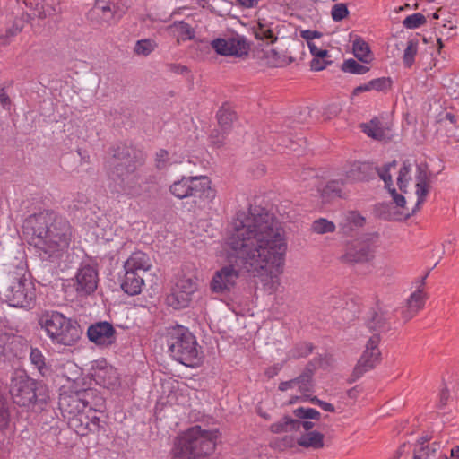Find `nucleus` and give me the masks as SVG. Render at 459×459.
<instances>
[{
	"mask_svg": "<svg viewBox=\"0 0 459 459\" xmlns=\"http://www.w3.org/2000/svg\"><path fill=\"white\" fill-rule=\"evenodd\" d=\"M345 220L348 224L354 227H361L365 222V218L361 216L358 212L352 211L346 214Z\"/></svg>",
	"mask_w": 459,
	"mask_h": 459,
	"instance_id": "603ef678",
	"label": "nucleus"
},
{
	"mask_svg": "<svg viewBox=\"0 0 459 459\" xmlns=\"http://www.w3.org/2000/svg\"><path fill=\"white\" fill-rule=\"evenodd\" d=\"M149 255L140 250L133 252L124 262V273L119 274L121 290L129 296L141 293L144 286L143 274L152 268Z\"/></svg>",
	"mask_w": 459,
	"mask_h": 459,
	"instance_id": "6e6552de",
	"label": "nucleus"
},
{
	"mask_svg": "<svg viewBox=\"0 0 459 459\" xmlns=\"http://www.w3.org/2000/svg\"><path fill=\"white\" fill-rule=\"evenodd\" d=\"M190 294L181 292V290L174 287L172 292L167 297V303L175 309L186 307L191 301Z\"/></svg>",
	"mask_w": 459,
	"mask_h": 459,
	"instance_id": "c756f323",
	"label": "nucleus"
},
{
	"mask_svg": "<svg viewBox=\"0 0 459 459\" xmlns=\"http://www.w3.org/2000/svg\"><path fill=\"white\" fill-rule=\"evenodd\" d=\"M429 177L430 172L429 171L427 164H418L415 176L417 202L412 210V214H414L416 211L420 210L422 204L426 201V196L428 195L430 188Z\"/></svg>",
	"mask_w": 459,
	"mask_h": 459,
	"instance_id": "f3484780",
	"label": "nucleus"
},
{
	"mask_svg": "<svg viewBox=\"0 0 459 459\" xmlns=\"http://www.w3.org/2000/svg\"><path fill=\"white\" fill-rule=\"evenodd\" d=\"M167 343L171 357L187 367L198 366L201 362L198 344L195 335L182 325L169 330Z\"/></svg>",
	"mask_w": 459,
	"mask_h": 459,
	"instance_id": "0eeeda50",
	"label": "nucleus"
},
{
	"mask_svg": "<svg viewBox=\"0 0 459 459\" xmlns=\"http://www.w3.org/2000/svg\"><path fill=\"white\" fill-rule=\"evenodd\" d=\"M368 327L371 331L385 332L390 329V312L377 307L371 313L368 320Z\"/></svg>",
	"mask_w": 459,
	"mask_h": 459,
	"instance_id": "b1692460",
	"label": "nucleus"
},
{
	"mask_svg": "<svg viewBox=\"0 0 459 459\" xmlns=\"http://www.w3.org/2000/svg\"><path fill=\"white\" fill-rule=\"evenodd\" d=\"M380 335L373 334L367 342L366 349L360 356L352 373L353 380L363 376L364 373L371 370L380 361L381 352L378 348Z\"/></svg>",
	"mask_w": 459,
	"mask_h": 459,
	"instance_id": "f8f14e48",
	"label": "nucleus"
},
{
	"mask_svg": "<svg viewBox=\"0 0 459 459\" xmlns=\"http://www.w3.org/2000/svg\"><path fill=\"white\" fill-rule=\"evenodd\" d=\"M116 334L117 332L114 326L107 321L91 325L87 331L91 342L104 346L113 344L116 342Z\"/></svg>",
	"mask_w": 459,
	"mask_h": 459,
	"instance_id": "4468645a",
	"label": "nucleus"
},
{
	"mask_svg": "<svg viewBox=\"0 0 459 459\" xmlns=\"http://www.w3.org/2000/svg\"><path fill=\"white\" fill-rule=\"evenodd\" d=\"M39 325L55 344L72 346L81 338L82 330L77 322L58 311H43Z\"/></svg>",
	"mask_w": 459,
	"mask_h": 459,
	"instance_id": "423d86ee",
	"label": "nucleus"
},
{
	"mask_svg": "<svg viewBox=\"0 0 459 459\" xmlns=\"http://www.w3.org/2000/svg\"><path fill=\"white\" fill-rule=\"evenodd\" d=\"M155 168L159 170L168 169L170 165L169 153L165 149H160L156 152L154 157Z\"/></svg>",
	"mask_w": 459,
	"mask_h": 459,
	"instance_id": "a18cd8bd",
	"label": "nucleus"
},
{
	"mask_svg": "<svg viewBox=\"0 0 459 459\" xmlns=\"http://www.w3.org/2000/svg\"><path fill=\"white\" fill-rule=\"evenodd\" d=\"M396 160H393L384 165L382 168L377 167L376 174H377L379 178L385 182V186L387 189L393 187V178L390 171L392 169L396 167Z\"/></svg>",
	"mask_w": 459,
	"mask_h": 459,
	"instance_id": "58836bf2",
	"label": "nucleus"
},
{
	"mask_svg": "<svg viewBox=\"0 0 459 459\" xmlns=\"http://www.w3.org/2000/svg\"><path fill=\"white\" fill-rule=\"evenodd\" d=\"M390 195L393 197L394 202L396 204L398 207L403 208L405 206L406 201L403 195L398 194L395 188L393 186L387 189Z\"/></svg>",
	"mask_w": 459,
	"mask_h": 459,
	"instance_id": "13d9d810",
	"label": "nucleus"
},
{
	"mask_svg": "<svg viewBox=\"0 0 459 459\" xmlns=\"http://www.w3.org/2000/svg\"><path fill=\"white\" fill-rule=\"evenodd\" d=\"M105 161L112 191L129 197H138L143 192L139 167L145 163V155L131 146L119 144L111 149Z\"/></svg>",
	"mask_w": 459,
	"mask_h": 459,
	"instance_id": "7ed1b4c3",
	"label": "nucleus"
},
{
	"mask_svg": "<svg viewBox=\"0 0 459 459\" xmlns=\"http://www.w3.org/2000/svg\"><path fill=\"white\" fill-rule=\"evenodd\" d=\"M211 46L218 55L224 56L243 57L250 49L247 39L238 33L217 38L212 40Z\"/></svg>",
	"mask_w": 459,
	"mask_h": 459,
	"instance_id": "9b49d317",
	"label": "nucleus"
},
{
	"mask_svg": "<svg viewBox=\"0 0 459 459\" xmlns=\"http://www.w3.org/2000/svg\"><path fill=\"white\" fill-rule=\"evenodd\" d=\"M174 31L178 37L182 40L191 39L195 37V30L193 28L185 22H179L174 24Z\"/></svg>",
	"mask_w": 459,
	"mask_h": 459,
	"instance_id": "37998d69",
	"label": "nucleus"
},
{
	"mask_svg": "<svg viewBox=\"0 0 459 459\" xmlns=\"http://www.w3.org/2000/svg\"><path fill=\"white\" fill-rule=\"evenodd\" d=\"M22 230L42 261L59 260L67 251L73 237L70 222L53 211L30 215L23 222Z\"/></svg>",
	"mask_w": 459,
	"mask_h": 459,
	"instance_id": "f03ea898",
	"label": "nucleus"
},
{
	"mask_svg": "<svg viewBox=\"0 0 459 459\" xmlns=\"http://www.w3.org/2000/svg\"><path fill=\"white\" fill-rule=\"evenodd\" d=\"M170 193L178 199L194 197L199 199V206L205 207L215 198L207 177H182L169 186Z\"/></svg>",
	"mask_w": 459,
	"mask_h": 459,
	"instance_id": "1a4fd4ad",
	"label": "nucleus"
},
{
	"mask_svg": "<svg viewBox=\"0 0 459 459\" xmlns=\"http://www.w3.org/2000/svg\"><path fill=\"white\" fill-rule=\"evenodd\" d=\"M294 415L299 419H315L318 420L320 412L313 408L299 407L294 410Z\"/></svg>",
	"mask_w": 459,
	"mask_h": 459,
	"instance_id": "8fccbe9b",
	"label": "nucleus"
},
{
	"mask_svg": "<svg viewBox=\"0 0 459 459\" xmlns=\"http://www.w3.org/2000/svg\"><path fill=\"white\" fill-rule=\"evenodd\" d=\"M411 164L409 160H405L403 163V166L401 167L397 178V185L399 186V189L403 192H406L405 188L407 187V185L409 181L411 180Z\"/></svg>",
	"mask_w": 459,
	"mask_h": 459,
	"instance_id": "4c0bfd02",
	"label": "nucleus"
},
{
	"mask_svg": "<svg viewBox=\"0 0 459 459\" xmlns=\"http://www.w3.org/2000/svg\"><path fill=\"white\" fill-rule=\"evenodd\" d=\"M313 56V58L327 59L330 57V55L326 49H319Z\"/></svg>",
	"mask_w": 459,
	"mask_h": 459,
	"instance_id": "774afa93",
	"label": "nucleus"
},
{
	"mask_svg": "<svg viewBox=\"0 0 459 459\" xmlns=\"http://www.w3.org/2000/svg\"><path fill=\"white\" fill-rule=\"evenodd\" d=\"M218 434V429L206 430L198 425L189 428L175 439L171 459H198L212 455Z\"/></svg>",
	"mask_w": 459,
	"mask_h": 459,
	"instance_id": "20e7f679",
	"label": "nucleus"
},
{
	"mask_svg": "<svg viewBox=\"0 0 459 459\" xmlns=\"http://www.w3.org/2000/svg\"><path fill=\"white\" fill-rule=\"evenodd\" d=\"M112 4V12L115 15L117 22H118L120 19L126 14L127 12L129 5L126 0H110Z\"/></svg>",
	"mask_w": 459,
	"mask_h": 459,
	"instance_id": "de8ad7c7",
	"label": "nucleus"
},
{
	"mask_svg": "<svg viewBox=\"0 0 459 459\" xmlns=\"http://www.w3.org/2000/svg\"><path fill=\"white\" fill-rule=\"evenodd\" d=\"M295 419L289 416H284L279 421L273 423L269 429L272 433L279 434L288 431H296L295 425L297 426Z\"/></svg>",
	"mask_w": 459,
	"mask_h": 459,
	"instance_id": "f704fd0d",
	"label": "nucleus"
},
{
	"mask_svg": "<svg viewBox=\"0 0 459 459\" xmlns=\"http://www.w3.org/2000/svg\"><path fill=\"white\" fill-rule=\"evenodd\" d=\"M66 420L68 426L78 435L84 437L91 433L90 415L85 413L84 411L74 416H69Z\"/></svg>",
	"mask_w": 459,
	"mask_h": 459,
	"instance_id": "393cba45",
	"label": "nucleus"
},
{
	"mask_svg": "<svg viewBox=\"0 0 459 459\" xmlns=\"http://www.w3.org/2000/svg\"><path fill=\"white\" fill-rule=\"evenodd\" d=\"M10 422V411L6 398L0 393V430L5 429Z\"/></svg>",
	"mask_w": 459,
	"mask_h": 459,
	"instance_id": "c03bdc74",
	"label": "nucleus"
},
{
	"mask_svg": "<svg viewBox=\"0 0 459 459\" xmlns=\"http://www.w3.org/2000/svg\"><path fill=\"white\" fill-rule=\"evenodd\" d=\"M314 345L310 342H301L296 343L286 354L287 360H296L307 357L313 352Z\"/></svg>",
	"mask_w": 459,
	"mask_h": 459,
	"instance_id": "7c9ffc66",
	"label": "nucleus"
},
{
	"mask_svg": "<svg viewBox=\"0 0 459 459\" xmlns=\"http://www.w3.org/2000/svg\"><path fill=\"white\" fill-rule=\"evenodd\" d=\"M374 252L369 243L356 240L348 244L341 261L346 264L366 263L374 257Z\"/></svg>",
	"mask_w": 459,
	"mask_h": 459,
	"instance_id": "ddd939ff",
	"label": "nucleus"
},
{
	"mask_svg": "<svg viewBox=\"0 0 459 459\" xmlns=\"http://www.w3.org/2000/svg\"><path fill=\"white\" fill-rule=\"evenodd\" d=\"M99 281L98 271L91 265H85L79 269L76 274L75 290L81 296L93 293Z\"/></svg>",
	"mask_w": 459,
	"mask_h": 459,
	"instance_id": "2eb2a0df",
	"label": "nucleus"
},
{
	"mask_svg": "<svg viewBox=\"0 0 459 459\" xmlns=\"http://www.w3.org/2000/svg\"><path fill=\"white\" fill-rule=\"evenodd\" d=\"M278 24L265 19H259L257 25L253 27L255 38L266 45L274 43L278 39Z\"/></svg>",
	"mask_w": 459,
	"mask_h": 459,
	"instance_id": "a211bd4d",
	"label": "nucleus"
},
{
	"mask_svg": "<svg viewBox=\"0 0 459 459\" xmlns=\"http://www.w3.org/2000/svg\"><path fill=\"white\" fill-rule=\"evenodd\" d=\"M271 56L273 59V65L276 66H282L284 65L290 64L294 61V58H292L291 56L288 57V60L285 58V56L281 57L279 55V53L274 49L271 50Z\"/></svg>",
	"mask_w": 459,
	"mask_h": 459,
	"instance_id": "864d4df0",
	"label": "nucleus"
},
{
	"mask_svg": "<svg viewBox=\"0 0 459 459\" xmlns=\"http://www.w3.org/2000/svg\"><path fill=\"white\" fill-rule=\"evenodd\" d=\"M332 19L334 22H341L349 15V10L346 4H335L331 11Z\"/></svg>",
	"mask_w": 459,
	"mask_h": 459,
	"instance_id": "09e8293b",
	"label": "nucleus"
},
{
	"mask_svg": "<svg viewBox=\"0 0 459 459\" xmlns=\"http://www.w3.org/2000/svg\"><path fill=\"white\" fill-rule=\"evenodd\" d=\"M297 444L306 448L320 449L324 447V435L311 431L302 435L298 440Z\"/></svg>",
	"mask_w": 459,
	"mask_h": 459,
	"instance_id": "cd10ccee",
	"label": "nucleus"
},
{
	"mask_svg": "<svg viewBox=\"0 0 459 459\" xmlns=\"http://www.w3.org/2000/svg\"><path fill=\"white\" fill-rule=\"evenodd\" d=\"M362 131L369 137L376 140H383L385 137V132L380 126L377 118H373L368 124L362 125Z\"/></svg>",
	"mask_w": 459,
	"mask_h": 459,
	"instance_id": "72a5a7b5",
	"label": "nucleus"
},
{
	"mask_svg": "<svg viewBox=\"0 0 459 459\" xmlns=\"http://www.w3.org/2000/svg\"><path fill=\"white\" fill-rule=\"evenodd\" d=\"M426 300L425 293L421 289H418L411 294L407 299L406 306L402 309V316L405 321L414 317L417 313L424 307Z\"/></svg>",
	"mask_w": 459,
	"mask_h": 459,
	"instance_id": "aec40b11",
	"label": "nucleus"
},
{
	"mask_svg": "<svg viewBox=\"0 0 459 459\" xmlns=\"http://www.w3.org/2000/svg\"><path fill=\"white\" fill-rule=\"evenodd\" d=\"M342 70L352 74H364L369 71V67L360 65L356 60L350 58L343 62Z\"/></svg>",
	"mask_w": 459,
	"mask_h": 459,
	"instance_id": "ea45409f",
	"label": "nucleus"
},
{
	"mask_svg": "<svg viewBox=\"0 0 459 459\" xmlns=\"http://www.w3.org/2000/svg\"><path fill=\"white\" fill-rule=\"evenodd\" d=\"M377 167L369 162H354L346 171V178L351 181H364L375 177Z\"/></svg>",
	"mask_w": 459,
	"mask_h": 459,
	"instance_id": "6ab92c4d",
	"label": "nucleus"
},
{
	"mask_svg": "<svg viewBox=\"0 0 459 459\" xmlns=\"http://www.w3.org/2000/svg\"><path fill=\"white\" fill-rule=\"evenodd\" d=\"M90 430L91 433H99L100 430H104V426L101 424V420L94 413L90 415Z\"/></svg>",
	"mask_w": 459,
	"mask_h": 459,
	"instance_id": "5fc2aeb1",
	"label": "nucleus"
},
{
	"mask_svg": "<svg viewBox=\"0 0 459 459\" xmlns=\"http://www.w3.org/2000/svg\"><path fill=\"white\" fill-rule=\"evenodd\" d=\"M9 392L13 402L26 410H42L49 400L48 386L27 375L12 377Z\"/></svg>",
	"mask_w": 459,
	"mask_h": 459,
	"instance_id": "39448f33",
	"label": "nucleus"
},
{
	"mask_svg": "<svg viewBox=\"0 0 459 459\" xmlns=\"http://www.w3.org/2000/svg\"><path fill=\"white\" fill-rule=\"evenodd\" d=\"M91 376L96 384L104 388L114 387L118 383L117 370L111 366L98 368L93 370Z\"/></svg>",
	"mask_w": 459,
	"mask_h": 459,
	"instance_id": "412c9836",
	"label": "nucleus"
},
{
	"mask_svg": "<svg viewBox=\"0 0 459 459\" xmlns=\"http://www.w3.org/2000/svg\"><path fill=\"white\" fill-rule=\"evenodd\" d=\"M281 366H279V365H275L273 367H271L269 368L266 369L265 371V375L268 377H273L275 375L278 374V372L281 370Z\"/></svg>",
	"mask_w": 459,
	"mask_h": 459,
	"instance_id": "69168bd1",
	"label": "nucleus"
},
{
	"mask_svg": "<svg viewBox=\"0 0 459 459\" xmlns=\"http://www.w3.org/2000/svg\"><path fill=\"white\" fill-rule=\"evenodd\" d=\"M371 88L377 91H383L390 89L392 86V80L389 77H380L370 81Z\"/></svg>",
	"mask_w": 459,
	"mask_h": 459,
	"instance_id": "3c124183",
	"label": "nucleus"
},
{
	"mask_svg": "<svg viewBox=\"0 0 459 459\" xmlns=\"http://www.w3.org/2000/svg\"><path fill=\"white\" fill-rule=\"evenodd\" d=\"M294 386H296V383H295V380L293 378V379H290L289 381L281 382L279 384V387L278 388H279L280 391L284 392V391H287L289 389L293 388Z\"/></svg>",
	"mask_w": 459,
	"mask_h": 459,
	"instance_id": "e2e57ef3",
	"label": "nucleus"
},
{
	"mask_svg": "<svg viewBox=\"0 0 459 459\" xmlns=\"http://www.w3.org/2000/svg\"><path fill=\"white\" fill-rule=\"evenodd\" d=\"M30 360L41 375L44 376L45 372L48 370L46 357L39 348H30Z\"/></svg>",
	"mask_w": 459,
	"mask_h": 459,
	"instance_id": "c9c22d12",
	"label": "nucleus"
},
{
	"mask_svg": "<svg viewBox=\"0 0 459 459\" xmlns=\"http://www.w3.org/2000/svg\"><path fill=\"white\" fill-rule=\"evenodd\" d=\"M418 53V41L414 39H410L407 42V47L404 49V53L403 56V65L410 68L412 66L415 61V56Z\"/></svg>",
	"mask_w": 459,
	"mask_h": 459,
	"instance_id": "e433bc0d",
	"label": "nucleus"
},
{
	"mask_svg": "<svg viewBox=\"0 0 459 459\" xmlns=\"http://www.w3.org/2000/svg\"><path fill=\"white\" fill-rule=\"evenodd\" d=\"M0 104L4 109H10L11 100L4 88L0 89Z\"/></svg>",
	"mask_w": 459,
	"mask_h": 459,
	"instance_id": "bf43d9fd",
	"label": "nucleus"
},
{
	"mask_svg": "<svg viewBox=\"0 0 459 459\" xmlns=\"http://www.w3.org/2000/svg\"><path fill=\"white\" fill-rule=\"evenodd\" d=\"M286 250L285 230L273 213L260 206L238 212L226 239V258L230 264L213 273L210 291L221 297L229 296L240 275L235 266L254 276L273 279V269L279 272L282 267Z\"/></svg>",
	"mask_w": 459,
	"mask_h": 459,
	"instance_id": "f257e3e1",
	"label": "nucleus"
},
{
	"mask_svg": "<svg viewBox=\"0 0 459 459\" xmlns=\"http://www.w3.org/2000/svg\"><path fill=\"white\" fill-rule=\"evenodd\" d=\"M218 123L223 131H228L233 123L237 119V114L229 106L222 105L217 112Z\"/></svg>",
	"mask_w": 459,
	"mask_h": 459,
	"instance_id": "2f4dec72",
	"label": "nucleus"
},
{
	"mask_svg": "<svg viewBox=\"0 0 459 459\" xmlns=\"http://www.w3.org/2000/svg\"><path fill=\"white\" fill-rule=\"evenodd\" d=\"M318 406L325 411L334 412L335 411V408L332 403L324 401L318 402Z\"/></svg>",
	"mask_w": 459,
	"mask_h": 459,
	"instance_id": "338daca9",
	"label": "nucleus"
},
{
	"mask_svg": "<svg viewBox=\"0 0 459 459\" xmlns=\"http://www.w3.org/2000/svg\"><path fill=\"white\" fill-rule=\"evenodd\" d=\"M112 9L110 0H96L92 13L98 15L102 22L111 25L117 23Z\"/></svg>",
	"mask_w": 459,
	"mask_h": 459,
	"instance_id": "a878e982",
	"label": "nucleus"
},
{
	"mask_svg": "<svg viewBox=\"0 0 459 459\" xmlns=\"http://www.w3.org/2000/svg\"><path fill=\"white\" fill-rule=\"evenodd\" d=\"M427 22L426 17L420 13H415L408 15L403 21V25L409 30L420 28Z\"/></svg>",
	"mask_w": 459,
	"mask_h": 459,
	"instance_id": "a19ab883",
	"label": "nucleus"
},
{
	"mask_svg": "<svg viewBox=\"0 0 459 459\" xmlns=\"http://www.w3.org/2000/svg\"><path fill=\"white\" fill-rule=\"evenodd\" d=\"M84 409L88 408L89 412H103L106 409V402L99 391L92 388L82 390Z\"/></svg>",
	"mask_w": 459,
	"mask_h": 459,
	"instance_id": "4be33fe9",
	"label": "nucleus"
},
{
	"mask_svg": "<svg viewBox=\"0 0 459 459\" xmlns=\"http://www.w3.org/2000/svg\"><path fill=\"white\" fill-rule=\"evenodd\" d=\"M332 63L328 59L313 58L310 64L311 69L314 71H321Z\"/></svg>",
	"mask_w": 459,
	"mask_h": 459,
	"instance_id": "4d7b16f0",
	"label": "nucleus"
},
{
	"mask_svg": "<svg viewBox=\"0 0 459 459\" xmlns=\"http://www.w3.org/2000/svg\"><path fill=\"white\" fill-rule=\"evenodd\" d=\"M343 182L342 180H330L321 190V198L324 203H329L335 198H341Z\"/></svg>",
	"mask_w": 459,
	"mask_h": 459,
	"instance_id": "bb28decb",
	"label": "nucleus"
},
{
	"mask_svg": "<svg viewBox=\"0 0 459 459\" xmlns=\"http://www.w3.org/2000/svg\"><path fill=\"white\" fill-rule=\"evenodd\" d=\"M296 422L298 423L297 426L295 425V430H299L300 428H303L306 431L310 430L314 427V423L311 421H301L299 420H296Z\"/></svg>",
	"mask_w": 459,
	"mask_h": 459,
	"instance_id": "680f3d73",
	"label": "nucleus"
},
{
	"mask_svg": "<svg viewBox=\"0 0 459 459\" xmlns=\"http://www.w3.org/2000/svg\"><path fill=\"white\" fill-rule=\"evenodd\" d=\"M321 357L314 358L307 363L304 371L299 377L294 378L296 385L299 386V390L300 392L304 393L310 391L314 370L321 364Z\"/></svg>",
	"mask_w": 459,
	"mask_h": 459,
	"instance_id": "5701e85b",
	"label": "nucleus"
},
{
	"mask_svg": "<svg viewBox=\"0 0 459 459\" xmlns=\"http://www.w3.org/2000/svg\"><path fill=\"white\" fill-rule=\"evenodd\" d=\"M156 44L153 40L151 39H141L138 40L134 47V52L137 55L148 56L150 55L155 48Z\"/></svg>",
	"mask_w": 459,
	"mask_h": 459,
	"instance_id": "49530a36",
	"label": "nucleus"
},
{
	"mask_svg": "<svg viewBox=\"0 0 459 459\" xmlns=\"http://www.w3.org/2000/svg\"><path fill=\"white\" fill-rule=\"evenodd\" d=\"M58 406L65 419L85 411L82 390L60 394Z\"/></svg>",
	"mask_w": 459,
	"mask_h": 459,
	"instance_id": "dca6fc26",
	"label": "nucleus"
},
{
	"mask_svg": "<svg viewBox=\"0 0 459 459\" xmlns=\"http://www.w3.org/2000/svg\"><path fill=\"white\" fill-rule=\"evenodd\" d=\"M4 297L11 307L30 308L35 303L36 289L25 273H13L9 276Z\"/></svg>",
	"mask_w": 459,
	"mask_h": 459,
	"instance_id": "9d476101",
	"label": "nucleus"
},
{
	"mask_svg": "<svg viewBox=\"0 0 459 459\" xmlns=\"http://www.w3.org/2000/svg\"><path fill=\"white\" fill-rule=\"evenodd\" d=\"M312 230L318 234L332 233L335 230V225L333 221L320 218L313 222Z\"/></svg>",
	"mask_w": 459,
	"mask_h": 459,
	"instance_id": "79ce46f5",
	"label": "nucleus"
},
{
	"mask_svg": "<svg viewBox=\"0 0 459 459\" xmlns=\"http://www.w3.org/2000/svg\"><path fill=\"white\" fill-rule=\"evenodd\" d=\"M354 56L361 62L368 64L372 60V53L368 44L361 38L356 37L352 42Z\"/></svg>",
	"mask_w": 459,
	"mask_h": 459,
	"instance_id": "c85d7f7f",
	"label": "nucleus"
},
{
	"mask_svg": "<svg viewBox=\"0 0 459 459\" xmlns=\"http://www.w3.org/2000/svg\"><path fill=\"white\" fill-rule=\"evenodd\" d=\"M300 36L304 39L307 43L313 42V39H319L323 36V33L317 30H301Z\"/></svg>",
	"mask_w": 459,
	"mask_h": 459,
	"instance_id": "6e6d98bb",
	"label": "nucleus"
},
{
	"mask_svg": "<svg viewBox=\"0 0 459 459\" xmlns=\"http://www.w3.org/2000/svg\"><path fill=\"white\" fill-rule=\"evenodd\" d=\"M449 398V391L446 388L441 390L439 394V407H443L446 404Z\"/></svg>",
	"mask_w": 459,
	"mask_h": 459,
	"instance_id": "0e129e2a",
	"label": "nucleus"
},
{
	"mask_svg": "<svg viewBox=\"0 0 459 459\" xmlns=\"http://www.w3.org/2000/svg\"><path fill=\"white\" fill-rule=\"evenodd\" d=\"M197 281L198 279L194 273L184 274L178 280L175 287L181 290V292L193 295L198 289Z\"/></svg>",
	"mask_w": 459,
	"mask_h": 459,
	"instance_id": "473e14b6",
	"label": "nucleus"
},
{
	"mask_svg": "<svg viewBox=\"0 0 459 459\" xmlns=\"http://www.w3.org/2000/svg\"><path fill=\"white\" fill-rule=\"evenodd\" d=\"M373 89L371 88V82L370 81L368 82L367 83H364V84H361V85H359L357 86L356 88H354L353 91H352V94L353 95H359L360 94L361 92H364V91H372Z\"/></svg>",
	"mask_w": 459,
	"mask_h": 459,
	"instance_id": "052dcab7",
	"label": "nucleus"
}]
</instances>
